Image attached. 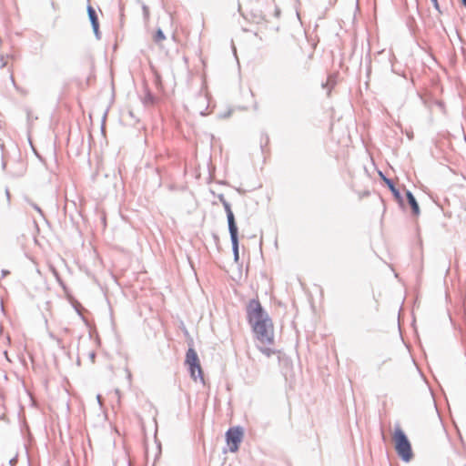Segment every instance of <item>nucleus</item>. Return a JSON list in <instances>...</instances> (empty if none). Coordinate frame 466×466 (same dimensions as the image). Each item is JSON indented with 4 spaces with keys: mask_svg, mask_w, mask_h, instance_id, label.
<instances>
[{
    "mask_svg": "<svg viewBox=\"0 0 466 466\" xmlns=\"http://www.w3.org/2000/svg\"><path fill=\"white\" fill-rule=\"evenodd\" d=\"M246 309L248 321L259 342V350L268 357L271 356L275 353L271 349L275 342L272 319L258 299L249 300Z\"/></svg>",
    "mask_w": 466,
    "mask_h": 466,
    "instance_id": "obj_1",
    "label": "nucleus"
},
{
    "mask_svg": "<svg viewBox=\"0 0 466 466\" xmlns=\"http://www.w3.org/2000/svg\"><path fill=\"white\" fill-rule=\"evenodd\" d=\"M392 441L400 459L406 462L410 461L413 457L411 444L400 425H396L394 428Z\"/></svg>",
    "mask_w": 466,
    "mask_h": 466,
    "instance_id": "obj_2",
    "label": "nucleus"
},
{
    "mask_svg": "<svg viewBox=\"0 0 466 466\" xmlns=\"http://www.w3.org/2000/svg\"><path fill=\"white\" fill-rule=\"evenodd\" d=\"M185 362L188 366L191 378L194 380H203V370L200 365V360L194 349L189 348L187 350Z\"/></svg>",
    "mask_w": 466,
    "mask_h": 466,
    "instance_id": "obj_3",
    "label": "nucleus"
},
{
    "mask_svg": "<svg viewBox=\"0 0 466 466\" xmlns=\"http://www.w3.org/2000/svg\"><path fill=\"white\" fill-rule=\"evenodd\" d=\"M244 436L243 429L239 426L230 428L226 433L227 444L231 452H236L238 450Z\"/></svg>",
    "mask_w": 466,
    "mask_h": 466,
    "instance_id": "obj_4",
    "label": "nucleus"
},
{
    "mask_svg": "<svg viewBox=\"0 0 466 466\" xmlns=\"http://www.w3.org/2000/svg\"><path fill=\"white\" fill-rule=\"evenodd\" d=\"M223 206H224L225 210L227 212L229 231L237 230L238 228H237V225H236V222H235L234 215H233V212L231 210L230 205L227 201H223Z\"/></svg>",
    "mask_w": 466,
    "mask_h": 466,
    "instance_id": "obj_5",
    "label": "nucleus"
},
{
    "mask_svg": "<svg viewBox=\"0 0 466 466\" xmlns=\"http://www.w3.org/2000/svg\"><path fill=\"white\" fill-rule=\"evenodd\" d=\"M301 48L304 49L301 59L305 64H308L313 58L314 47L309 43L305 42L304 46H301Z\"/></svg>",
    "mask_w": 466,
    "mask_h": 466,
    "instance_id": "obj_6",
    "label": "nucleus"
},
{
    "mask_svg": "<svg viewBox=\"0 0 466 466\" xmlns=\"http://www.w3.org/2000/svg\"><path fill=\"white\" fill-rule=\"evenodd\" d=\"M87 13H88V16L91 21L94 32L96 33V35H97L99 25H98V19H97L96 11L94 10V8L91 5H88Z\"/></svg>",
    "mask_w": 466,
    "mask_h": 466,
    "instance_id": "obj_7",
    "label": "nucleus"
},
{
    "mask_svg": "<svg viewBox=\"0 0 466 466\" xmlns=\"http://www.w3.org/2000/svg\"><path fill=\"white\" fill-rule=\"evenodd\" d=\"M406 197H407V199H408V202L412 209V213L414 216H419L420 214V207H419V204L417 203L414 196L411 194V192L410 191H407L406 193Z\"/></svg>",
    "mask_w": 466,
    "mask_h": 466,
    "instance_id": "obj_8",
    "label": "nucleus"
},
{
    "mask_svg": "<svg viewBox=\"0 0 466 466\" xmlns=\"http://www.w3.org/2000/svg\"><path fill=\"white\" fill-rule=\"evenodd\" d=\"M232 241V248L234 252L235 260L238 259V229L229 231Z\"/></svg>",
    "mask_w": 466,
    "mask_h": 466,
    "instance_id": "obj_9",
    "label": "nucleus"
},
{
    "mask_svg": "<svg viewBox=\"0 0 466 466\" xmlns=\"http://www.w3.org/2000/svg\"><path fill=\"white\" fill-rule=\"evenodd\" d=\"M165 39V35L161 30H157L154 35V40L159 43Z\"/></svg>",
    "mask_w": 466,
    "mask_h": 466,
    "instance_id": "obj_10",
    "label": "nucleus"
},
{
    "mask_svg": "<svg viewBox=\"0 0 466 466\" xmlns=\"http://www.w3.org/2000/svg\"><path fill=\"white\" fill-rule=\"evenodd\" d=\"M28 205L31 208H33L34 210H35L37 213H39L41 216H43V212H42V209L35 203H33L32 201H28Z\"/></svg>",
    "mask_w": 466,
    "mask_h": 466,
    "instance_id": "obj_11",
    "label": "nucleus"
},
{
    "mask_svg": "<svg viewBox=\"0 0 466 466\" xmlns=\"http://www.w3.org/2000/svg\"><path fill=\"white\" fill-rule=\"evenodd\" d=\"M155 84H156V86L157 88L161 91L162 90V83H161V79H160V76L158 75H155Z\"/></svg>",
    "mask_w": 466,
    "mask_h": 466,
    "instance_id": "obj_12",
    "label": "nucleus"
},
{
    "mask_svg": "<svg viewBox=\"0 0 466 466\" xmlns=\"http://www.w3.org/2000/svg\"><path fill=\"white\" fill-rule=\"evenodd\" d=\"M383 179H384L385 183L387 184V186L390 188V190L394 193H397L396 188H395L393 183L391 182V180H390L386 177H384Z\"/></svg>",
    "mask_w": 466,
    "mask_h": 466,
    "instance_id": "obj_13",
    "label": "nucleus"
},
{
    "mask_svg": "<svg viewBox=\"0 0 466 466\" xmlns=\"http://www.w3.org/2000/svg\"><path fill=\"white\" fill-rule=\"evenodd\" d=\"M433 2V4L435 5V6H438V2L437 0H431Z\"/></svg>",
    "mask_w": 466,
    "mask_h": 466,
    "instance_id": "obj_14",
    "label": "nucleus"
},
{
    "mask_svg": "<svg viewBox=\"0 0 466 466\" xmlns=\"http://www.w3.org/2000/svg\"><path fill=\"white\" fill-rule=\"evenodd\" d=\"M461 2L466 6V0H461Z\"/></svg>",
    "mask_w": 466,
    "mask_h": 466,
    "instance_id": "obj_15",
    "label": "nucleus"
}]
</instances>
